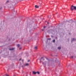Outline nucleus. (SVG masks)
Listing matches in <instances>:
<instances>
[{
	"label": "nucleus",
	"instance_id": "obj_25",
	"mask_svg": "<svg viewBox=\"0 0 76 76\" xmlns=\"http://www.w3.org/2000/svg\"><path fill=\"white\" fill-rule=\"evenodd\" d=\"M46 59H47V60H48V58H46Z\"/></svg>",
	"mask_w": 76,
	"mask_h": 76
},
{
	"label": "nucleus",
	"instance_id": "obj_8",
	"mask_svg": "<svg viewBox=\"0 0 76 76\" xmlns=\"http://www.w3.org/2000/svg\"><path fill=\"white\" fill-rule=\"evenodd\" d=\"M34 49L37 50V46L34 47Z\"/></svg>",
	"mask_w": 76,
	"mask_h": 76
},
{
	"label": "nucleus",
	"instance_id": "obj_11",
	"mask_svg": "<svg viewBox=\"0 0 76 76\" xmlns=\"http://www.w3.org/2000/svg\"><path fill=\"white\" fill-rule=\"evenodd\" d=\"M48 40H51V38H48Z\"/></svg>",
	"mask_w": 76,
	"mask_h": 76
},
{
	"label": "nucleus",
	"instance_id": "obj_14",
	"mask_svg": "<svg viewBox=\"0 0 76 76\" xmlns=\"http://www.w3.org/2000/svg\"><path fill=\"white\" fill-rule=\"evenodd\" d=\"M46 28V26H44V28Z\"/></svg>",
	"mask_w": 76,
	"mask_h": 76
},
{
	"label": "nucleus",
	"instance_id": "obj_5",
	"mask_svg": "<svg viewBox=\"0 0 76 76\" xmlns=\"http://www.w3.org/2000/svg\"><path fill=\"white\" fill-rule=\"evenodd\" d=\"M15 49V48H12V49H10V50H13Z\"/></svg>",
	"mask_w": 76,
	"mask_h": 76
},
{
	"label": "nucleus",
	"instance_id": "obj_27",
	"mask_svg": "<svg viewBox=\"0 0 76 76\" xmlns=\"http://www.w3.org/2000/svg\"><path fill=\"white\" fill-rule=\"evenodd\" d=\"M3 76H4V75H3Z\"/></svg>",
	"mask_w": 76,
	"mask_h": 76
},
{
	"label": "nucleus",
	"instance_id": "obj_4",
	"mask_svg": "<svg viewBox=\"0 0 76 76\" xmlns=\"http://www.w3.org/2000/svg\"><path fill=\"white\" fill-rule=\"evenodd\" d=\"M35 7L36 8H38V7H39L38 6H37V5H35Z\"/></svg>",
	"mask_w": 76,
	"mask_h": 76
},
{
	"label": "nucleus",
	"instance_id": "obj_20",
	"mask_svg": "<svg viewBox=\"0 0 76 76\" xmlns=\"http://www.w3.org/2000/svg\"><path fill=\"white\" fill-rule=\"evenodd\" d=\"M30 61L29 60L28 61V62H29V61Z\"/></svg>",
	"mask_w": 76,
	"mask_h": 76
},
{
	"label": "nucleus",
	"instance_id": "obj_3",
	"mask_svg": "<svg viewBox=\"0 0 76 76\" xmlns=\"http://www.w3.org/2000/svg\"><path fill=\"white\" fill-rule=\"evenodd\" d=\"M37 73V72H35V71H33V74H34V75H35V74H36Z\"/></svg>",
	"mask_w": 76,
	"mask_h": 76
},
{
	"label": "nucleus",
	"instance_id": "obj_23",
	"mask_svg": "<svg viewBox=\"0 0 76 76\" xmlns=\"http://www.w3.org/2000/svg\"><path fill=\"white\" fill-rule=\"evenodd\" d=\"M56 39H57V37H56Z\"/></svg>",
	"mask_w": 76,
	"mask_h": 76
},
{
	"label": "nucleus",
	"instance_id": "obj_10",
	"mask_svg": "<svg viewBox=\"0 0 76 76\" xmlns=\"http://www.w3.org/2000/svg\"><path fill=\"white\" fill-rule=\"evenodd\" d=\"M28 65H29V64H26L25 66H28Z\"/></svg>",
	"mask_w": 76,
	"mask_h": 76
},
{
	"label": "nucleus",
	"instance_id": "obj_12",
	"mask_svg": "<svg viewBox=\"0 0 76 76\" xmlns=\"http://www.w3.org/2000/svg\"><path fill=\"white\" fill-rule=\"evenodd\" d=\"M37 73L38 75H39V72H37Z\"/></svg>",
	"mask_w": 76,
	"mask_h": 76
},
{
	"label": "nucleus",
	"instance_id": "obj_22",
	"mask_svg": "<svg viewBox=\"0 0 76 76\" xmlns=\"http://www.w3.org/2000/svg\"><path fill=\"white\" fill-rule=\"evenodd\" d=\"M42 31H44V29H42Z\"/></svg>",
	"mask_w": 76,
	"mask_h": 76
},
{
	"label": "nucleus",
	"instance_id": "obj_15",
	"mask_svg": "<svg viewBox=\"0 0 76 76\" xmlns=\"http://www.w3.org/2000/svg\"><path fill=\"white\" fill-rule=\"evenodd\" d=\"M8 2H9V1H7L6 2V3H8Z\"/></svg>",
	"mask_w": 76,
	"mask_h": 76
},
{
	"label": "nucleus",
	"instance_id": "obj_1",
	"mask_svg": "<svg viewBox=\"0 0 76 76\" xmlns=\"http://www.w3.org/2000/svg\"><path fill=\"white\" fill-rule=\"evenodd\" d=\"M74 9V10H76V7H74L72 5L71 7V10L73 11Z\"/></svg>",
	"mask_w": 76,
	"mask_h": 76
},
{
	"label": "nucleus",
	"instance_id": "obj_21",
	"mask_svg": "<svg viewBox=\"0 0 76 76\" xmlns=\"http://www.w3.org/2000/svg\"><path fill=\"white\" fill-rule=\"evenodd\" d=\"M41 60H40V63H41Z\"/></svg>",
	"mask_w": 76,
	"mask_h": 76
},
{
	"label": "nucleus",
	"instance_id": "obj_19",
	"mask_svg": "<svg viewBox=\"0 0 76 76\" xmlns=\"http://www.w3.org/2000/svg\"><path fill=\"white\" fill-rule=\"evenodd\" d=\"M6 76H9V75H6Z\"/></svg>",
	"mask_w": 76,
	"mask_h": 76
},
{
	"label": "nucleus",
	"instance_id": "obj_26",
	"mask_svg": "<svg viewBox=\"0 0 76 76\" xmlns=\"http://www.w3.org/2000/svg\"><path fill=\"white\" fill-rule=\"evenodd\" d=\"M42 58H41V59H42Z\"/></svg>",
	"mask_w": 76,
	"mask_h": 76
},
{
	"label": "nucleus",
	"instance_id": "obj_6",
	"mask_svg": "<svg viewBox=\"0 0 76 76\" xmlns=\"http://www.w3.org/2000/svg\"><path fill=\"white\" fill-rule=\"evenodd\" d=\"M58 48V50H60V49H61V47H59Z\"/></svg>",
	"mask_w": 76,
	"mask_h": 76
},
{
	"label": "nucleus",
	"instance_id": "obj_28",
	"mask_svg": "<svg viewBox=\"0 0 76 76\" xmlns=\"http://www.w3.org/2000/svg\"><path fill=\"white\" fill-rule=\"evenodd\" d=\"M69 34H70V33H69Z\"/></svg>",
	"mask_w": 76,
	"mask_h": 76
},
{
	"label": "nucleus",
	"instance_id": "obj_18",
	"mask_svg": "<svg viewBox=\"0 0 76 76\" xmlns=\"http://www.w3.org/2000/svg\"><path fill=\"white\" fill-rule=\"evenodd\" d=\"M20 60H21V59H19V61H20Z\"/></svg>",
	"mask_w": 76,
	"mask_h": 76
},
{
	"label": "nucleus",
	"instance_id": "obj_7",
	"mask_svg": "<svg viewBox=\"0 0 76 76\" xmlns=\"http://www.w3.org/2000/svg\"><path fill=\"white\" fill-rule=\"evenodd\" d=\"M17 47H20V45L19 44H18L17 45Z\"/></svg>",
	"mask_w": 76,
	"mask_h": 76
},
{
	"label": "nucleus",
	"instance_id": "obj_9",
	"mask_svg": "<svg viewBox=\"0 0 76 76\" xmlns=\"http://www.w3.org/2000/svg\"><path fill=\"white\" fill-rule=\"evenodd\" d=\"M42 64H43V65H45V64H44V62H43L42 63Z\"/></svg>",
	"mask_w": 76,
	"mask_h": 76
},
{
	"label": "nucleus",
	"instance_id": "obj_16",
	"mask_svg": "<svg viewBox=\"0 0 76 76\" xmlns=\"http://www.w3.org/2000/svg\"><path fill=\"white\" fill-rule=\"evenodd\" d=\"M12 12H13V11L15 12V10H12Z\"/></svg>",
	"mask_w": 76,
	"mask_h": 76
},
{
	"label": "nucleus",
	"instance_id": "obj_13",
	"mask_svg": "<svg viewBox=\"0 0 76 76\" xmlns=\"http://www.w3.org/2000/svg\"><path fill=\"white\" fill-rule=\"evenodd\" d=\"M53 42H55V40H53Z\"/></svg>",
	"mask_w": 76,
	"mask_h": 76
},
{
	"label": "nucleus",
	"instance_id": "obj_24",
	"mask_svg": "<svg viewBox=\"0 0 76 76\" xmlns=\"http://www.w3.org/2000/svg\"><path fill=\"white\" fill-rule=\"evenodd\" d=\"M20 49H21V48H20Z\"/></svg>",
	"mask_w": 76,
	"mask_h": 76
},
{
	"label": "nucleus",
	"instance_id": "obj_17",
	"mask_svg": "<svg viewBox=\"0 0 76 76\" xmlns=\"http://www.w3.org/2000/svg\"><path fill=\"white\" fill-rule=\"evenodd\" d=\"M71 57H72V58H73V56H71Z\"/></svg>",
	"mask_w": 76,
	"mask_h": 76
},
{
	"label": "nucleus",
	"instance_id": "obj_2",
	"mask_svg": "<svg viewBox=\"0 0 76 76\" xmlns=\"http://www.w3.org/2000/svg\"><path fill=\"white\" fill-rule=\"evenodd\" d=\"M72 41H71V42H72V41H76V39H74V38H72Z\"/></svg>",
	"mask_w": 76,
	"mask_h": 76
}]
</instances>
